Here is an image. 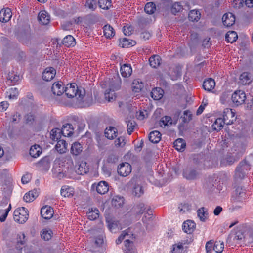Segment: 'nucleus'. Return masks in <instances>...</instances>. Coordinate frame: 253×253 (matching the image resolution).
<instances>
[{
    "mask_svg": "<svg viewBox=\"0 0 253 253\" xmlns=\"http://www.w3.org/2000/svg\"><path fill=\"white\" fill-rule=\"evenodd\" d=\"M133 234L130 228L123 231L119 238L116 240L117 244H120L125 240V253H137L135 248L133 247V242L130 241L132 238Z\"/></svg>",
    "mask_w": 253,
    "mask_h": 253,
    "instance_id": "obj_1",
    "label": "nucleus"
},
{
    "mask_svg": "<svg viewBox=\"0 0 253 253\" xmlns=\"http://www.w3.org/2000/svg\"><path fill=\"white\" fill-rule=\"evenodd\" d=\"M64 92L68 98L75 97L79 102L83 101L85 94V90L79 88L75 83L67 84L64 89Z\"/></svg>",
    "mask_w": 253,
    "mask_h": 253,
    "instance_id": "obj_2",
    "label": "nucleus"
},
{
    "mask_svg": "<svg viewBox=\"0 0 253 253\" xmlns=\"http://www.w3.org/2000/svg\"><path fill=\"white\" fill-rule=\"evenodd\" d=\"M121 87L120 80L116 79L112 81L109 85V89H107L104 93L105 98L108 102L115 100V95L114 91L120 89Z\"/></svg>",
    "mask_w": 253,
    "mask_h": 253,
    "instance_id": "obj_3",
    "label": "nucleus"
},
{
    "mask_svg": "<svg viewBox=\"0 0 253 253\" xmlns=\"http://www.w3.org/2000/svg\"><path fill=\"white\" fill-rule=\"evenodd\" d=\"M29 217L28 211L24 207L16 209L13 213V218L15 221L20 224L25 223Z\"/></svg>",
    "mask_w": 253,
    "mask_h": 253,
    "instance_id": "obj_4",
    "label": "nucleus"
},
{
    "mask_svg": "<svg viewBox=\"0 0 253 253\" xmlns=\"http://www.w3.org/2000/svg\"><path fill=\"white\" fill-rule=\"evenodd\" d=\"M106 222L107 223V226L109 230L111 232L114 233L116 232L119 230L122 229L123 228H125L126 226L130 224L129 222H127V223L122 225V223H120L119 221L112 219H109L108 218L106 219Z\"/></svg>",
    "mask_w": 253,
    "mask_h": 253,
    "instance_id": "obj_5",
    "label": "nucleus"
},
{
    "mask_svg": "<svg viewBox=\"0 0 253 253\" xmlns=\"http://www.w3.org/2000/svg\"><path fill=\"white\" fill-rule=\"evenodd\" d=\"M249 169L250 165L248 162L246 161H242L236 169V176L239 178H243Z\"/></svg>",
    "mask_w": 253,
    "mask_h": 253,
    "instance_id": "obj_6",
    "label": "nucleus"
},
{
    "mask_svg": "<svg viewBox=\"0 0 253 253\" xmlns=\"http://www.w3.org/2000/svg\"><path fill=\"white\" fill-rule=\"evenodd\" d=\"M139 213H144V216L142 218V221L144 223H148L150 221L153 217L152 211L149 207H145L143 204L139 205Z\"/></svg>",
    "mask_w": 253,
    "mask_h": 253,
    "instance_id": "obj_7",
    "label": "nucleus"
},
{
    "mask_svg": "<svg viewBox=\"0 0 253 253\" xmlns=\"http://www.w3.org/2000/svg\"><path fill=\"white\" fill-rule=\"evenodd\" d=\"M131 165L126 162L120 164L117 168L118 173L123 177L128 176L131 173Z\"/></svg>",
    "mask_w": 253,
    "mask_h": 253,
    "instance_id": "obj_8",
    "label": "nucleus"
},
{
    "mask_svg": "<svg viewBox=\"0 0 253 253\" xmlns=\"http://www.w3.org/2000/svg\"><path fill=\"white\" fill-rule=\"evenodd\" d=\"M91 188L94 190H96L98 194L103 195L108 191L109 185L107 182L101 181L93 184L91 186Z\"/></svg>",
    "mask_w": 253,
    "mask_h": 253,
    "instance_id": "obj_9",
    "label": "nucleus"
},
{
    "mask_svg": "<svg viewBox=\"0 0 253 253\" xmlns=\"http://www.w3.org/2000/svg\"><path fill=\"white\" fill-rule=\"evenodd\" d=\"M246 98V96L244 91L240 90L235 91L232 95V100L236 106L244 103Z\"/></svg>",
    "mask_w": 253,
    "mask_h": 253,
    "instance_id": "obj_10",
    "label": "nucleus"
},
{
    "mask_svg": "<svg viewBox=\"0 0 253 253\" xmlns=\"http://www.w3.org/2000/svg\"><path fill=\"white\" fill-rule=\"evenodd\" d=\"M235 116V113L232 109L229 108L224 109L223 115V118L222 119L224 123L227 125L232 124L236 119Z\"/></svg>",
    "mask_w": 253,
    "mask_h": 253,
    "instance_id": "obj_11",
    "label": "nucleus"
},
{
    "mask_svg": "<svg viewBox=\"0 0 253 253\" xmlns=\"http://www.w3.org/2000/svg\"><path fill=\"white\" fill-rule=\"evenodd\" d=\"M222 19L223 25L228 27L233 25L235 23V16L232 13L228 12L223 15Z\"/></svg>",
    "mask_w": 253,
    "mask_h": 253,
    "instance_id": "obj_12",
    "label": "nucleus"
},
{
    "mask_svg": "<svg viewBox=\"0 0 253 253\" xmlns=\"http://www.w3.org/2000/svg\"><path fill=\"white\" fill-rule=\"evenodd\" d=\"M183 175L188 180H193L197 177L198 173L195 169L191 168H187L184 169Z\"/></svg>",
    "mask_w": 253,
    "mask_h": 253,
    "instance_id": "obj_13",
    "label": "nucleus"
},
{
    "mask_svg": "<svg viewBox=\"0 0 253 253\" xmlns=\"http://www.w3.org/2000/svg\"><path fill=\"white\" fill-rule=\"evenodd\" d=\"M56 75V70L52 67L46 68L42 73V79L46 81L53 79Z\"/></svg>",
    "mask_w": 253,
    "mask_h": 253,
    "instance_id": "obj_14",
    "label": "nucleus"
},
{
    "mask_svg": "<svg viewBox=\"0 0 253 253\" xmlns=\"http://www.w3.org/2000/svg\"><path fill=\"white\" fill-rule=\"evenodd\" d=\"M53 209L48 206L42 208L41 210V216L45 219H50L53 215Z\"/></svg>",
    "mask_w": 253,
    "mask_h": 253,
    "instance_id": "obj_15",
    "label": "nucleus"
},
{
    "mask_svg": "<svg viewBox=\"0 0 253 253\" xmlns=\"http://www.w3.org/2000/svg\"><path fill=\"white\" fill-rule=\"evenodd\" d=\"M12 17L11 9L7 8L1 9L0 11V21L2 22H7Z\"/></svg>",
    "mask_w": 253,
    "mask_h": 253,
    "instance_id": "obj_16",
    "label": "nucleus"
},
{
    "mask_svg": "<svg viewBox=\"0 0 253 253\" xmlns=\"http://www.w3.org/2000/svg\"><path fill=\"white\" fill-rule=\"evenodd\" d=\"M60 193L62 196L70 198L74 195L75 190L71 186L64 185L61 188Z\"/></svg>",
    "mask_w": 253,
    "mask_h": 253,
    "instance_id": "obj_17",
    "label": "nucleus"
},
{
    "mask_svg": "<svg viewBox=\"0 0 253 253\" xmlns=\"http://www.w3.org/2000/svg\"><path fill=\"white\" fill-rule=\"evenodd\" d=\"M52 91L54 95H61L64 92V88L61 82H58L53 84Z\"/></svg>",
    "mask_w": 253,
    "mask_h": 253,
    "instance_id": "obj_18",
    "label": "nucleus"
},
{
    "mask_svg": "<svg viewBox=\"0 0 253 253\" xmlns=\"http://www.w3.org/2000/svg\"><path fill=\"white\" fill-rule=\"evenodd\" d=\"M196 224L193 221L188 220L185 221L182 225L183 230L187 233H191L195 229Z\"/></svg>",
    "mask_w": 253,
    "mask_h": 253,
    "instance_id": "obj_19",
    "label": "nucleus"
},
{
    "mask_svg": "<svg viewBox=\"0 0 253 253\" xmlns=\"http://www.w3.org/2000/svg\"><path fill=\"white\" fill-rule=\"evenodd\" d=\"M38 19L43 25H47L50 22V17L46 11L42 10L39 13Z\"/></svg>",
    "mask_w": 253,
    "mask_h": 253,
    "instance_id": "obj_20",
    "label": "nucleus"
},
{
    "mask_svg": "<svg viewBox=\"0 0 253 253\" xmlns=\"http://www.w3.org/2000/svg\"><path fill=\"white\" fill-rule=\"evenodd\" d=\"M132 70L130 64H125L120 68V72L122 77H129L132 74Z\"/></svg>",
    "mask_w": 253,
    "mask_h": 253,
    "instance_id": "obj_21",
    "label": "nucleus"
},
{
    "mask_svg": "<svg viewBox=\"0 0 253 253\" xmlns=\"http://www.w3.org/2000/svg\"><path fill=\"white\" fill-rule=\"evenodd\" d=\"M55 145V149L60 154H63L67 150V143L64 140H59Z\"/></svg>",
    "mask_w": 253,
    "mask_h": 253,
    "instance_id": "obj_22",
    "label": "nucleus"
},
{
    "mask_svg": "<svg viewBox=\"0 0 253 253\" xmlns=\"http://www.w3.org/2000/svg\"><path fill=\"white\" fill-rule=\"evenodd\" d=\"M252 82L251 75L248 72H244L241 74L239 82L243 85L249 84Z\"/></svg>",
    "mask_w": 253,
    "mask_h": 253,
    "instance_id": "obj_23",
    "label": "nucleus"
},
{
    "mask_svg": "<svg viewBox=\"0 0 253 253\" xmlns=\"http://www.w3.org/2000/svg\"><path fill=\"white\" fill-rule=\"evenodd\" d=\"M215 86L214 80L211 78H209L204 81L203 87L204 89L208 91H211L214 89Z\"/></svg>",
    "mask_w": 253,
    "mask_h": 253,
    "instance_id": "obj_24",
    "label": "nucleus"
},
{
    "mask_svg": "<svg viewBox=\"0 0 253 253\" xmlns=\"http://www.w3.org/2000/svg\"><path fill=\"white\" fill-rule=\"evenodd\" d=\"M73 126L70 124H66L63 126L61 130L62 134L65 137L70 136L73 133Z\"/></svg>",
    "mask_w": 253,
    "mask_h": 253,
    "instance_id": "obj_25",
    "label": "nucleus"
},
{
    "mask_svg": "<svg viewBox=\"0 0 253 253\" xmlns=\"http://www.w3.org/2000/svg\"><path fill=\"white\" fill-rule=\"evenodd\" d=\"M117 130L113 126L107 127L105 131V135L109 139H113L116 137Z\"/></svg>",
    "mask_w": 253,
    "mask_h": 253,
    "instance_id": "obj_26",
    "label": "nucleus"
},
{
    "mask_svg": "<svg viewBox=\"0 0 253 253\" xmlns=\"http://www.w3.org/2000/svg\"><path fill=\"white\" fill-rule=\"evenodd\" d=\"M136 43L135 41L127 38H123L120 40L119 45L123 48H127L135 45Z\"/></svg>",
    "mask_w": 253,
    "mask_h": 253,
    "instance_id": "obj_27",
    "label": "nucleus"
},
{
    "mask_svg": "<svg viewBox=\"0 0 253 253\" xmlns=\"http://www.w3.org/2000/svg\"><path fill=\"white\" fill-rule=\"evenodd\" d=\"M161 138V134L158 131H153L151 132L149 135V140L153 143H158Z\"/></svg>",
    "mask_w": 253,
    "mask_h": 253,
    "instance_id": "obj_28",
    "label": "nucleus"
},
{
    "mask_svg": "<svg viewBox=\"0 0 253 253\" xmlns=\"http://www.w3.org/2000/svg\"><path fill=\"white\" fill-rule=\"evenodd\" d=\"M164 91L159 87H156L151 91V97L153 99L158 100L161 99L163 96Z\"/></svg>",
    "mask_w": 253,
    "mask_h": 253,
    "instance_id": "obj_29",
    "label": "nucleus"
},
{
    "mask_svg": "<svg viewBox=\"0 0 253 253\" xmlns=\"http://www.w3.org/2000/svg\"><path fill=\"white\" fill-rule=\"evenodd\" d=\"M99 211L96 208H91L88 209L87 212L88 218L90 220H94L99 217Z\"/></svg>",
    "mask_w": 253,
    "mask_h": 253,
    "instance_id": "obj_30",
    "label": "nucleus"
},
{
    "mask_svg": "<svg viewBox=\"0 0 253 253\" xmlns=\"http://www.w3.org/2000/svg\"><path fill=\"white\" fill-rule=\"evenodd\" d=\"M42 148L38 145H34L31 147L30 149V155L34 158H37L42 153Z\"/></svg>",
    "mask_w": 253,
    "mask_h": 253,
    "instance_id": "obj_31",
    "label": "nucleus"
},
{
    "mask_svg": "<svg viewBox=\"0 0 253 253\" xmlns=\"http://www.w3.org/2000/svg\"><path fill=\"white\" fill-rule=\"evenodd\" d=\"M169 74L172 80H177L181 75L180 69L178 67L170 68Z\"/></svg>",
    "mask_w": 253,
    "mask_h": 253,
    "instance_id": "obj_32",
    "label": "nucleus"
},
{
    "mask_svg": "<svg viewBox=\"0 0 253 253\" xmlns=\"http://www.w3.org/2000/svg\"><path fill=\"white\" fill-rule=\"evenodd\" d=\"M62 43L67 47L74 46L76 43L75 40L72 36L67 35L63 39Z\"/></svg>",
    "mask_w": 253,
    "mask_h": 253,
    "instance_id": "obj_33",
    "label": "nucleus"
},
{
    "mask_svg": "<svg viewBox=\"0 0 253 253\" xmlns=\"http://www.w3.org/2000/svg\"><path fill=\"white\" fill-rule=\"evenodd\" d=\"M197 215L201 221H205L208 217L207 210L204 207L201 208L197 210Z\"/></svg>",
    "mask_w": 253,
    "mask_h": 253,
    "instance_id": "obj_34",
    "label": "nucleus"
},
{
    "mask_svg": "<svg viewBox=\"0 0 253 253\" xmlns=\"http://www.w3.org/2000/svg\"><path fill=\"white\" fill-rule=\"evenodd\" d=\"M25 235L23 233H19L17 235L16 247L19 250L22 249L25 244Z\"/></svg>",
    "mask_w": 253,
    "mask_h": 253,
    "instance_id": "obj_35",
    "label": "nucleus"
},
{
    "mask_svg": "<svg viewBox=\"0 0 253 253\" xmlns=\"http://www.w3.org/2000/svg\"><path fill=\"white\" fill-rule=\"evenodd\" d=\"M82 151V146L81 144L75 142L72 144L71 148V153L74 155H79Z\"/></svg>",
    "mask_w": 253,
    "mask_h": 253,
    "instance_id": "obj_36",
    "label": "nucleus"
},
{
    "mask_svg": "<svg viewBox=\"0 0 253 253\" xmlns=\"http://www.w3.org/2000/svg\"><path fill=\"white\" fill-rule=\"evenodd\" d=\"M186 146V143L184 140L181 138H178L174 142V147L178 151H183L184 150Z\"/></svg>",
    "mask_w": 253,
    "mask_h": 253,
    "instance_id": "obj_37",
    "label": "nucleus"
},
{
    "mask_svg": "<svg viewBox=\"0 0 253 253\" xmlns=\"http://www.w3.org/2000/svg\"><path fill=\"white\" fill-rule=\"evenodd\" d=\"M226 41L228 42L233 43L235 42L238 38V35L236 32L231 31L228 32L225 36Z\"/></svg>",
    "mask_w": 253,
    "mask_h": 253,
    "instance_id": "obj_38",
    "label": "nucleus"
},
{
    "mask_svg": "<svg viewBox=\"0 0 253 253\" xmlns=\"http://www.w3.org/2000/svg\"><path fill=\"white\" fill-rule=\"evenodd\" d=\"M161 58L158 55H153L149 60L150 65L153 68L158 67L161 62Z\"/></svg>",
    "mask_w": 253,
    "mask_h": 253,
    "instance_id": "obj_39",
    "label": "nucleus"
},
{
    "mask_svg": "<svg viewBox=\"0 0 253 253\" xmlns=\"http://www.w3.org/2000/svg\"><path fill=\"white\" fill-rule=\"evenodd\" d=\"M201 17V13L197 10H191L188 15L189 20L192 21H198Z\"/></svg>",
    "mask_w": 253,
    "mask_h": 253,
    "instance_id": "obj_40",
    "label": "nucleus"
},
{
    "mask_svg": "<svg viewBox=\"0 0 253 253\" xmlns=\"http://www.w3.org/2000/svg\"><path fill=\"white\" fill-rule=\"evenodd\" d=\"M103 32L104 36L107 38H110L115 35L114 29L109 25L104 26Z\"/></svg>",
    "mask_w": 253,
    "mask_h": 253,
    "instance_id": "obj_41",
    "label": "nucleus"
},
{
    "mask_svg": "<svg viewBox=\"0 0 253 253\" xmlns=\"http://www.w3.org/2000/svg\"><path fill=\"white\" fill-rule=\"evenodd\" d=\"M143 87V84L138 80H134L132 84V89L135 92H140Z\"/></svg>",
    "mask_w": 253,
    "mask_h": 253,
    "instance_id": "obj_42",
    "label": "nucleus"
},
{
    "mask_svg": "<svg viewBox=\"0 0 253 253\" xmlns=\"http://www.w3.org/2000/svg\"><path fill=\"white\" fill-rule=\"evenodd\" d=\"M124 204V198L122 197L115 196L112 200V204L116 208L121 207Z\"/></svg>",
    "mask_w": 253,
    "mask_h": 253,
    "instance_id": "obj_43",
    "label": "nucleus"
},
{
    "mask_svg": "<svg viewBox=\"0 0 253 253\" xmlns=\"http://www.w3.org/2000/svg\"><path fill=\"white\" fill-rule=\"evenodd\" d=\"M171 253H185L183 245L182 243H178L172 246Z\"/></svg>",
    "mask_w": 253,
    "mask_h": 253,
    "instance_id": "obj_44",
    "label": "nucleus"
},
{
    "mask_svg": "<svg viewBox=\"0 0 253 253\" xmlns=\"http://www.w3.org/2000/svg\"><path fill=\"white\" fill-rule=\"evenodd\" d=\"M61 129L55 128L52 130L50 134L51 138L54 141H58V139L61 138Z\"/></svg>",
    "mask_w": 253,
    "mask_h": 253,
    "instance_id": "obj_45",
    "label": "nucleus"
},
{
    "mask_svg": "<svg viewBox=\"0 0 253 253\" xmlns=\"http://www.w3.org/2000/svg\"><path fill=\"white\" fill-rule=\"evenodd\" d=\"M88 171V168L84 162H82L79 166L77 172L80 175H84Z\"/></svg>",
    "mask_w": 253,
    "mask_h": 253,
    "instance_id": "obj_46",
    "label": "nucleus"
},
{
    "mask_svg": "<svg viewBox=\"0 0 253 253\" xmlns=\"http://www.w3.org/2000/svg\"><path fill=\"white\" fill-rule=\"evenodd\" d=\"M223 124H225L223 120L220 118H217L212 125V128L214 130H220L222 128Z\"/></svg>",
    "mask_w": 253,
    "mask_h": 253,
    "instance_id": "obj_47",
    "label": "nucleus"
},
{
    "mask_svg": "<svg viewBox=\"0 0 253 253\" xmlns=\"http://www.w3.org/2000/svg\"><path fill=\"white\" fill-rule=\"evenodd\" d=\"M144 10L146 13L149 14L154 13L156 10V5L153 2H148L145 6Z\"/></svg>",
    "mask_w": 253,
    "mask_h": 253,
    "instance_id": "obj_48",
    "label": "nucleus"
},
{
    "mask_svg": "<svg viewBox=\"0 0 253 253\" xmlns=\"http://www.w3.org/2000/svg\"><path fill=\"white\" fill-rule=\"evenodd\" d=\"M98 5L101 9L107 10L111 6V0H98Z\"/></svg>",
    "mask_w": 253,
    "mask_h": 253,
    "instance_id": "obj_49",
    "label": "nucleus"
},
{
    "mask_svg": "<svg viewBox=\"0 0 253 253\" xmlns=\"http://www.w3.org/2000/svg\"><path fill=\"white\" fill-rule=\"evenodd\" d=\"M172 120L169 116H165L161 118L159 124L161 126H165L172 124Z\"/></svg>",
    "mask_w": 253,
    "mask_h": 253,
    "instance_id": "obj_50",
    "label": "nucleus"
},
{
    "mask_svg": "<svg viewBox=\"0 0 253 253\" xmlns=\"http://www.w3.org/2000/svg\"><path fill=\"white\" fill-rule=\"evenodd\" d=\"M224 249V243L223 242L216 241L214 243L213 250L217 253H221Z\"/></svg>",
    "mask_w": 253,
    "mask_h": 253,
    "instance_id": "obj_51",
    "label": "nucleus"
},
{
    "mask_svg": "<svg viewBox=\"0 0 253 253\" xmlns=\"http://www.w3.org/2000/svg\"><path fill=\"white\" fill-rule=\"evenodd\" d=\"M52 231L47 229H44L42 230L41 236L44 240L48 241L51 238Z\"/></svg>",
    "mask_w": 253,
    "mask_h": 253,
    "instance_id": "obj_52",
    "label": "nucleus"
},
{
    "mask_svg": "<svg viewBox=\"0 0 253 253\" xmlns=\"http://www.w3.org/2000/svg\"><path fill=\"white\" fill-rule=\"evenodd\" d=\"M9 99H15L18 95V89L15 87L11 88L7 92Z\"/></svg>",
    "mask_w": 253,
    "mask_h": 253,
    "instance_id": "obj_53",
    "label": "nucleus"
},
{
    "mask_svg": "<svg viewBox=\"0 0 253 253\" xmlns=\"http://www.w3.org/2000/svg\"><path fill=\"white\" fill-rule=\"evenodd\" d=\"M183 9L182 5H181L180 2H175L172 6L171 8V12L174 14H176L177 13L180 12Z\"/></svg>",
    "mask_w": 253,
    "mask_h": 253,
    "instance_id": "obj_54",
    "label": "nucleus"
},
{
    "mask_svg": "<svg viewBox=\"0 0 253 253\" xmlns=\"http://www.w3.org/2000/svg\"><path fill=\"white\" fill-rule=\"evenodd\" d=\"M133 194L137 197H140L143 194L142 187L138 184L135 185L133 188Z\"/></svg>",
    "mask_w": 253,
    "mask_h": 253,
    "instance_id": "obj_55",
    "label": "nucleus"
},
{
    "mask_svg": "<svg viewBox=\"0 0 253 253\" xmlns=\"http://www.w3.org/2000/svg\"><path fill=\"white\" fill-rule=\"evenodd\" d=\"M125 138L123 136H120L114 141V144L117 147H123L126 144Z\"/></svg>",
    "mask_w": 253,
    "mask_h": 253,
    "instance_id": "obj_56",
    "label": "nucleus"
},
{
    "mask_svg": "<svg viewBox=\"0 0 253 253\" xmlns=\"http://www.w3.org/2000/svg\"><path fill=\"white\" fill-rule=\"evenodd\" d=\"M85 7L92 11L94 10L97 7L96 1L95 0H87Z\"/></svg>",
    "mask_w": 253,
    "mask_h": 253,
    "instance_id": "obj_57",
    "label": "nucleus"
},
{
    "mask_svg": "<svg viewBox=\"0 0 253 253\" xmlns=\"http://www.w3.org/2000/svg\"><path fill=\"white\" fill-rule=\"evenodd\" d=\"M232 5L235 9H239L244 6L243 0H233Z\"/></svg>",
    "mask_w": 253,
    "mask_h": 253,
    "instance_id": "obj_58",
    "label": "nucleus"
},
{
    "mask_svg": "<svg viewBox=\"0 0 253 253\" xmlns=\"http://www.w3.org/2000/svg\"><path fill=\"white\" fill-rule=\"evenodd\" d=\"M136 123L134 121H129L127 124V131L129 135H130L133 132L135 127Z\"/></svg>",
    "mask_w": 253,
    "mask_h": 253,
    "instance_id": "obj_59",
    "label": "nucleus"
},
{
    "mask_svg": "<svg viewBox=\"0 0 253 253\" xmlns=\"http://www.w3.org/2000/svg\"><path fill=\"white\" fill-rule=\"evenodd\" d=\"M11 205L10 204L8 206V207L6 210H5V211H4V213L0 217V221L1 222H3L5 221L6 218L8 215V214L10 211L11 210Z\"/></svg>",
    "mask_w": 253,
    "mask_h": 253,
    "instance_id": "obj_60",
    "label": "nucleus"
},
{
    "mask_svg": "<svg viewBox=\"0 0 253 253\" xmlns=\"http://www.w3.org/2000/svg\"><path fill=\"white\" fill-rule=\"evenodd\" d=\"M192 119V114L188 110H185L183 113V117H182L183 122H187Z\"/></svg>",
    "mask_w": 253,
    "mask_h": 253,
    "instance_id": "obj_61",
    "label": "nucleus"
},
{
    "mask_svg": "<svg viewBox=\"0 0 253 253\" xmlns=\"http://www.w3.org/2000/svg\"><path fill=\"white\" fill-rule=\"evenodd\" d=\"M214 243L212 241H210L207 242L205 248L207 253H211V251L213 249Z\"/></svg>",
    "mask_w": 253,
    "mask_h": 253,
    "instance_id": "obj_62",
    "label": "nucleus"
},
{
    "mask_svg": "<svg viewBox=\"0 0 253 253\" xmlns=\"http://www.w3.org/2000/svg\"><path fill=\"white\" fill-rule=\"evenodd\" d=\"M32 192H29L26 193L23 197V200L26 202H31L34 201V196H32Z\"/></svg>",
    "mask_w": 253,
    "mask_h": 253,
    "instance_id": "obj_63",
    "label": "nucleus"
},
{
    "mask_svg": "<svg viewBox=\"0 0 253 253\" xmlns=\"http://www.w3.org/2000/svg\"><path fill=\"white\" fill-rule=\"evenodd\" d=\"M8 78L9 80L11 81L12 83L15 84L17 83L20 79V77L19 75H13L12 74H9L8 76Z\"/></svg>",
    "mask_w": 253,
    "mask_h": 253,
    "instance_id": "obj_64",
    "label": "nucleus"
}]
</instances>
